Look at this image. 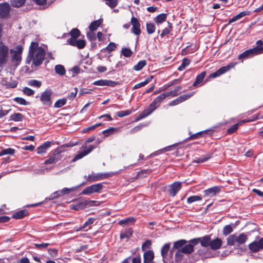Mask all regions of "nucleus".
<instances>
[{"instance_id": "1", "label": "nucleus", "mask_w": 263, "mask_h": 263, "mask_svg": "<svg viewBox=\"0 0 263 263\" xmlns=\"http://www.w3.org/2000/svg\"><path fill=\"white\" fill-rule=\"evenodd\" d=\"M167 97H169L167 92L161 93L149 104L139 116L136 118V121L141 120L149 115H150L154 110H155Z\"/></svg>"}, {"instance_id": "2", "label": "nucleus", "mask_w": 263, "mask_h": 263, "mask_svg": "<svg viewBox=\"0 0 263 263\" xmlns=\"http://www.w3.org/2000/svg\"><path fill=\"white\" fill-rule=\"evenodd\" d=\"M248 240V236L246 234L242 233L237 236L236 234L229 235L227 238V245L229 246H233L236 245L239 246L244 244Z\"/></svg>"}, {"instance_id": "3", "label": "nucleus", "mask_w": 263, "mask_h": 263, "mask_svg": "<svg viewBox=\"0 0 263 263\" xmlns=\"http://www.w3.org/2000/svg\"><path fill=\"white\" fill-rule=\"evenodd\" d=\"M45 54V49L43 47H40L38 49L37 52L33 54V57H29L28 62H27V63H29L32 60L33 64L35 66H39L42 64L44 60Z\"/></svg>"}, {"instance_id": "4", "label": "nucleus", "mask_w": 263, "mask_h": 263, "mask_svg": "<svg viewBox=\"0 0 263 263\" xmlns=\"http://www.w3.org/2000/svg\"><path fill=\"white\" fill-rule=\"evenodd\" d=\"M115 173H97L96 174L93 172H92L90 174H89L87 176H85V178L86 179L87 181L88 182H93L95 181H97L100 180H102L104 179L108 178L114 175H115Z\"/></svg>"}, {"instance_id": "5", "label": "nucleus", "mask_w": 263, "mask_h": 263, "mask_svg": "<svg viewBox=\"0 0 263 263\" xmlns=\"http://www.w3.org/2000/svg\"><path fill=\"white\" fill-rule=\"evenodd\" d=\"M9 58V47L3 43H0V66L5 65Z\"/></svg>"}, {"instance_id": "6", "label": "nucleus", "mask_w": 263, "mask_h": 263, "mask_svg": "<svg viewBox=\"0 0 263 263\" xmlns=\"http://www.w3.org/2000/svg\"><path fill=\"white\" fill-rule=\"evenodd\" d=\"M104 186L101 183L94 184L84 189L81 194L90 195L93 193H99L101 192Z\"/></svg>"}, {"instance_id": "7", "label": "nucleus", "mask_w": 263, "mask_h": 263, "mask_svg": "<svg viewBox=\"0 0 263 263\" xmlns=\"http://www.w3.org/2000/svg\"><path fill=\"white\" fill-rule=\"evenodd\" d=\"M236 63H231L227 66L221 67L216 71L210 74L209 77V79L215 78L218 76H220V75L228 71L231 69L234 68L235 65H236Z\"/></svg>"}, {"instance_id": "8", "label": "nucleus", "mask_w": 263, "mask_h": 263, "mask_svg": "<svg viewBox=\"0 0 263 263\" xmlns=\"http://www.w3.org/2000/svg\"><path fill=\"white\" fill-rule=\"evenodd\" d=\"M52 91L51 89H46L44 91L40 97V100L44 105L50 106L51 102V96Z\"/></svg>"}, {"instance_id": "9", "label": "nucleus", "mask_w": 263, "mask_h": 263, "mask_svg": "<svg viewBox=\"0 0 263 263\" xmlns=\"http://www.w3.org/2000/svg\"><path fill=\"white\" fill-rule=\"evenodd\" d=\"M222 186H214L203 191V197L205 198H211L218 195L221 191Z\"/></svg>"}, {"instance_id": "10", "label": "nucleus", "mask_w": 263, "mask_h": 263, "mask_svg": "<svg viewBox=\"0 0 263 263\" xmlns=\"http://www.w3.org/2000/svg\"><path fill=\"white\" fill-rule=\"evenodd\" d=\"M130 24L132 25V32L136 35H139L141 33L140 23L139 20L133 16L130 20Z\"/></svg>"}, {"instance_id": "11", "label": "nucleus", "mask_w": 263, "mask_h": 263, "mask_svg": "<svg viewBox=\"0 0 263 263\" xmlns=\"http://www.w3.org/2000/svg\"><path fill=\"white\" fill-rule=\"evenodd\" d=\"M194 94V92H192L190 93L183 95L179 96L176 99L170 102L168 104L169 106H173L177 105L191 98Z\"/></svg>"}, {"instance_id": "12", "label": "nucleus", "mask_w": 263, "mask_h": 263, "mask_svg": "<svg viewBox=\"0 0 263 263\" xmlns=\"http://www.w3.org/2000/svg\"><path fill=\"white\" fill-rule=\"evenodd\" d=\"M249 250L253 252L256 253L260 250H263V238L258 241H254L248 246Z\"/></svg>"}, {"instance_id": "13", "label": "nucleus", "mask_w": 263, "mask_h": 263, "mask_svg": "<svg viewBox=\"0 0 263 263\" xmlns=\"http://www.w3.org/2000/svg\"><path fill=\"white\" fill-rule=\"evenodd\" d=\"M181 189V182L176 181L168 186V192L170 196L174 197Z\"/></svg>"}, {"instance_id": "14", "label": "nucleus", "mask_w": 263, "mask_h": 263, "mask_svg": "<svg viewBox=\"0 0 263 263\" xmlns=\"http://www.w3.org/2000/svg\"><path fill=\"white\" fill-rule=\"evenodd\" d=\"M261 44L262 40H258L256 42V46L252 49H249L251 57L263 53V48L260 47Z\"/></svg>"}, {"instance_id": "15", "label": "nucleus", "mask_w": 263, "mask_h": 263, "mask_svg": "<svg viewBox=\"0 0 263 263\" xmlns=\"http://www.w3.org/2000/svg\"><path fill=\"white\" fill-rule=\"evenodd\" d=\"M261 44L262 40H258L256 42V46L252 49H249L251 57L263 53V48L260 47Z\"/></svg>"}, {"instance_id": "16", "label": "nucleus", "mask_w": 263, "mask_h": 263, "mask_svg": "<svg viewBox=\"0 0 263 263\" xmlns=\"http://www.w3.org/2000/svg\"><path fill=\"white\" fill-rule=\"evenodd\" d=\"M222 240L219 237H216L213 239H211L210 248L212 250H217L221 248Z\"/></svg>"}, {"instance_id": "17", "label": "nucleus", "mask_w": 263, "mask_h": 263, "mask_svg": "<svg viewBox=\"0 0 263 263\" xmlns=\"http://www.w3.org/2000/svg\"><path fill=\"white\" fill-rule=\"evenodd\" d=\"M10 7L7 3L0 4V18L7 16L9 13Z\"/></svg>"}, {"instance_id": "18", "label": "nucleus", "mask_w": 263, "mask_h": 263, "mask_svg": "<svg viewBox=\"0 0 263 263\" xmlns=\"http://www.w3.org/2000/svg\"><path fill=\"white\" fill-rule=\"evenodd\" d=\"M67 43L71 46L77 47L79 49H83L86 46V42L84 40L73 41L72 39H68Z\"/></svg>"}, {"instance_id": "19", "label": "nucleus", "mask_w": 263, "mask_h": 263, "mask_svg": "<svg viewBox=\"0 0 263 263\" xmlns=\"http://www.w3.org/2000/svg\"><path fill=\"white\" fill-rule=\"evenodd\" d=\"M51 155L49 156V158L46 160L44 162V165H48L50 164H55L61 159V155H58L54 154V152L52 151L50 153Z\"/></svg>"}, {"instance_id": "20", "label": "nucleus", "mask_w": 263, "mask_h": 263, "mask_svg": "<svg viewBox=\"0 0 263 263\" xmlns=\"http://www.w3.org/2000/svg\"><path fill=\"white\" fill-rule=\"evenodd\" d=\"M206 74V71H204L198 74L196 77L195 81L193 83L192 86H190L189 89H191L192 87H198L203 82Z\"/></svg>"}, {"instance_id": "21", "label": "nucleus", "mask_w": 263, "mask_h": 263, "mask_svg": "<svg viewBox=\"0 0 263 263\" xmlns=\"http://www.w3.org/2000/svg\"><path fill=\"white\" fill-rule=\"evenodd\" d=\"M40 47H39V44L37 42H31L29 47V54L26 59L27 62H28L29 57H33V54L37 52L38 49Z\"/></svg>"}, {"instance_id": "22", "label": "nucleus", "mask_w": 263, "mask_h": 263, "mask_svg": "<svg viewBox=\"0 0 263 263\" xmlns=\"http://www.w3.org/2000/svg\"><path fill=\"white\" fill-rule=\"evenodd\" d=\"M154 258V253L153 250H148L146 251L143 255L144 263H154L153 259Z\"/></svg>"}, {"instance_id": "23", "label": "nucleus", "mask_w": 263, "mask_h": 263, "mask_svg": "<svg viewBox=\"0 0 263 263\" xmlns=\"http://www.w3.org/2000/svg\"><path fill=\"white\" fill-rule=\"evenodd\" d=\"M51 141H46L43 143L37 148V153L38 154H43L46 153L47 149L51 146Z\"/></svg>"}, {"instance_id": "24", "label": "nucleus", "mask_w": 263, "mask_h": 263, "mask_svg": "<svg viewBox=\"0 0 263 263\" xmlns=\"http://www.w3.org/2000/svg\"><path fill=\"white\" fill-rule=\"evenodd\" d=\"M87 205V201L85 200L84 201H79L77 202L76 204H73L70 205V209L72 210H74L77 211H79L80 210L84 209L86 208Z\"/></svg>"}, {"instance_id": "25", "label": "nucleus", "mask_w": 263, "mask_h": 263, "mask_svg": "<svg viewBox=\"0 0 263 263\" xmlns=\"http://www.w3.org/2000/svg\"><path fill=\"white\" fill-rule=\"evenodd\" d=\"M246 122H247V120L245 119L233 125L232 126L227 129V134L230 135L234 133L237 130L239 126L242 125Z\"/></svg>"}, {"instance_id": "26", "label": "nucleus", "mask_w": 263, "mask_h": 263, "mask_svg": "<svg viewBox=\"0 0 263 263\" xmlns=\"http://www.w3.org/2000/svg\"><path fill=\"white\" fill-rule=\"evenodd\" d=\"M29 214L27 210H21L13 214L12 218L16 219H21L27 216Z\"/></svg>"}, {"instance_id": "27", "label": "nucleus", "mask_w": 263, "mask_h": 263, "mask_svg": "<svg viewBox=\"0 0 263 263\" xmlns=\"http://www.w3.org/2000/svg\"><path fill=\"white\" fill-rule=\"evenodd\" d=\"M120 131V128L110 127L108 129L102 132V134L105 137H107L114 133H119Z\"/></svg>"}, {"instance_id": "28", "label": "nucleus", "mask_w": 263, "mask_h": 263, "mask_svg": "<svg viewBox=\"0 0 263 263\" xmlns=\"http://www.w3.org/2000/svg\"><path fill=\"white\" fill-rule=\"evenodd\" d=\"M200 239V243L202 247H210V241H211V236L210 235H205L203 237H199Z\"/></svg>"}, {"instance_id": "29", "label": "nucleus", "mask_w": 263, "mask_h": 263, "mask_svg": "<svg viewBox=\"0 0 263 263\" xmlns=\"http://www.w3.org/2000/svg\"><path fill=\"white\" fill-rule=\"evenodd\" d=\"M212 157V154H208L205 155H202L198 158H196L195 160H194L192 161V162L193 163H203V162H204L208 161Z\"/></svg>"}, {"instance_id": "30", "label": "nucleus", "mask_w": 263, "mask_h": 263, "mask_svg": "<svg viewBox=\"0 0 263 263\" xmlns=\"http://www.w3.org/2000/svg\"><path fill=\"white\" fill-rule=\"evenodd\" d=\"M249 14V12L248 11H242L240 12L239 14H237L236 15L233 16L232 18H231L229 21V24L233 23L234 22H236L241 18V17L248 15Z\"/></svg>"}, {"instance_id": "31", "label": "nucleus", "mask_w": 263, "mask_h": 263, "mask_svg": "<svg viewBox=\"0 0 263 263\" xmlns=\"http://www.w3.org/2000/svg\"><path fill=\"white\" fill-rule=\"evenodd\" d=\"M102 23V20L99 19L96 21H94L90 24L89 28L90 31H94L98 29V28L101 25Z\"/></svg>"}, {"instance_id": "32", "label": "nucleus", "mask_w": 263, "mask_h": 263, "mask_svg": "<svg viewBox=\"0 0 263 263\" xmlns=\"http://www.w3.org/2000/svg\"><path fill=\"white\" fill-rule=\"evenodd\" d=\"M170 243H165L161 248V254L163 259H165L167 255L168 252L170 249Z\"/></svg>"}, {"instance_id": "33", "label": "nucleus", "mask_w": 263, "mask_h": 263, "mask_svg": "<svg viewBox=\"0 0 263 263\" xmlns=\"http://www.w3.org/2000/svg\"><path fill=\"white\" fill-rule=\"evenodd\" d=\"M71 37L69 39H72L74 41L81 35V32L78 28H73L69 32Z\"/></svg>"}, {"instance_id": "34", "label": "nucleus", "mask_w": 263, "mask_h": 263, "mask_svg": "<svg viewBox=\"0 0 263 263\" xmlns=\"http://www.w3.org/2000/svg\"><path fill=\"white\" fill-rule=\"evenodd\" d=\"M168 26L164 29H163L160 34V36L161 38H163L165 35L168 34L173 29V25L171 23L168 22H167Z\"/></svg>"}, {"instance_id": "35", "label": "nucleus", "mask_w": 263, "mask_h": 263, "mask_svg": "<svg viewBox=\"0 0 263 263\" xmlns=\"http://www.w3.org/2000/svg\"><path fill=\"white\" fill-rule=\"evenodd\" d=\"M186 243L187 241L184 239L179 240L174 242L173 248H175L177 250H180V249H182Z\"/></svg>"}, {"instance_id": "36", "label": "nucleus", "mask_w": 263, "mask_h": 263, "mask_svg": "<svg viewBox=\"0 0 263 263\" xmlns=\"http://www.w3.org/2000/svg\"><path fill=\"white\" fill-rule=\"evenodd\" d=\"M133 229L132 228H128L124 232L121 233L120 235V239H123L124 238L129 239L132 237L133 235Z\"/></svg>"}, {"instance_id": "37", "label": "nucleus", "mask_w": 263, "mask_h": 263, "mask_svg": "<svg viewBox=\"0 0 263 263\" xmlns=\"http://www.w3.org/2000/svg\"><path fill=\"white\" fill-rule=\"evenodd\" d=\"M166 14L161 13L157 15L156 17H155L154 21L157 24H161L166 21Z\"/></svg>"}, {"instance_id": "38", "label": "nucleus", "mask_w": 263, "mask_h": 263, "mask_svg": "<svg viewBox=\"0 0 263 263\" xmlns=\"http://www.w3.org/2000/svg\"><path fill=\"white\" fill-rule=\"evenodd\" d=\"M153 78V76H151V77L146 78L144 81L136 84L134 86L133 89H138L141 87L144 86L145 85L147 84L148 83H149L152 80Z\"/></svg>"}, {"instance_id": "39", "label": "nucleus", "mask_w": 263, "mask_h": 263, "mask_svg": "<svg viewBox=\"0 0 263 263\" xmlns=\"http://www.w3.org/2000/svg\"><path fill=\"white\" fill-rule=\"evenodd\" d=\"M180 250H181L182 252H183L184 254H190L194 251L193 246L190 245V244H185Z\"/></svg>"}, {"instance_id": "40", "label": "nucleus", "mask_w": 263, "mask_h": 263, "mask_svg": "<svg viewBox=\"0 0 263 263\" xmlns=\"http://www.w3.org/2000/svg\"><path fill=\"white\" fill-rule=\"evenodd\" d=\"M24 118V116L21 113H14L10 116V120L17 122L21 121Z\"/></svg>"}, {"instance_id": "41", "label": "nucleus", "mask_w": 263, "mask_h": 263, "mask_svg": "<svg viewBox=\"0 0 263 263\" xmlns=\"http://www.w3.org/2000/svg\"><path fill=\"white\" fill-rule=\"evenodd\" d=\"M146 65V61L145 60L140 61L138 63L135 65L133 69L136 71H139L141 70Z\"/></svg>"}, {"instance_id": "42", "label": "nucleus", "mask_w": 263, "mask_h": 263, "mask_svg": "<svg viewBox=\"0 0 263 263\" xmlns=\"http://www.w3.org/2000/svg\"><path fill=\"white\" fill-rule=\"evenodd\" d=\"M10 53H13L12 60L16 62H21L22 60L21 54H20L19 52H16L13 49L10 50Z\"/></svg>"}, {"instance_id": "43", "label": "nucleus", "mask_w": 263, "mask_h": 263, "mask_svg": "<svg viewBox=\"0 0 263 263\" xmlns=\"http://www.w3.org/2000/svg\"><path fill=\"white\" fill-rule=\"evenodd\" d=\"M102 125H103L102 123H99L95 125L83 128L82 129V132L83 133H89L90 131L93 130L95 129L97 127L101 126Z\"/></svg>"}, {"instance_id": "44", "label": "nucleus", "mask_w": 263, "mask_h": 263, "mask_svg": "<svg viewBox=\"0 0 263 263\" xmlns=\"http://www.w3.org/2000/svg\"><path fill=\"white\" fill-rule=\"evenodd\" d=\"M202 199V198L200 195H194L187 198V202L191 204L194 202L201 201Z\"/></svg>"}, {"instance_id": "45", "label": "nucleus", "mask_w": 263, "mask_h": 263, "mask_svg": "<svg viewBox=\"0 0 263 263\" xmlns=\"http://www.w3.org/2000/svg\"><path fill=\"white\" fill-rule=\"evenodd\" d=\"M182 89V87L181 86H178L176 87L174 89L166 92L168 94V96H172V97H176L178 96L180 93L178 92L179 91L181 90Z\"/></svg>"}, {"instance_id": "46", "label": "nucleus", "mask_w": 263, "mask_h": 263, "mask_svg": "<svg viewBox=\"0 0 263 263\" xmlns=\"http://www.w3.org/2000/svg\"><path fill=\"white\" fill-rule=\"evenodd\" d=\"M146 31L148 34H151L155 32L156 27L155 25L152 23H146Z\"/></svg>"}, {"instance_id": "47", "label": "nucleus", "mask_w": 263, "mask_h": 263, "mask_svg": "<svg viewBox=\"0 0 263 263\" xmlns=\"http://www.w3.org/2000/svg\"><path fill=\"white\" fill-rule=\"evenodd\" d=\"M55 72L60 76H63L65 74V69L62 65H57L55 66Z\"/></svg>"}, {"instance_id": "48", "label": "nucleus", "mask_w": 263, "mask_h": 263, "mask_svg": "<svg viewBox=\"0 0 263 263\" xmlns=\"http://www.w3.org/2000/svg\"><path fill=\"white\" fill-rule=\"evenodd\" d=\"M15 149L11 148L4 149L0 152V156H2L6 155H13L15 153Z\"/></svg>"}, {"instance_id": "49", "label": "nucleus", "mask_w": 263, "mask_h": 263, "mask_svg": "<svg viewBox=\"0 0 263 263\" xmlns=\"http://www.w3.org/2000/svg\"><path fill=\"white\" fill-rule=\"evenodd\" d=\"M233 231V228L230 224L225 226L222 230V234L224 236H227L232 233Z\"/></svg>"}, {"instance_id": "50", "label": "nucleus", "mask_w": 263, "mask_h": 263, "mask_svg": "<svg viewBox=\"0 0 263 263\" xmlns=\"http://www.w3.org/2000/svg\"><path fill=\"white\" fill-rule=\"evenodd\" d=\"M184 253L182 252L181 250H177L175 255V260L177 262L181 261L184 257Z\"/></svg>"}, {"instance_id": "51", "label": "nucleus", "mask_w": 263, "mask_h": 263, "mask_svg": "<svg viewBox=\"0 0 263 263\" xmlns=\"http://www.w3.org/2000/svg\"><path fill=\"white\" fill-rule=\"evenodd\" d=\"M67 99L65 98H63L61 99L58 100L54 104L55 108H60L66 104Z\"/></svg>"}, {"instance_id": "52", "label": "nucleus", "mask_w": 263, "mask_h": 263, "mask_svg": "<svg viewBox=\"0 0 263 263\" xmlns=\"http://www.w3.org/2000/svg\"><path fill=\"white\" fill-rule=\"evenodd\" d=\"M136 221V219L133 217H129L125 219H123L119 222L120 225H125L128 223H134Z\"/></svg>"}, {"instance_id": "53", "label": "nucleus", "mask_w": 263, "mask_h": 263, "mask_svg": "<svg viewBox=\"0 0 263 263\" xmlns=\"http://www.w3.org/2000/svg\"><path fill=\"white\" fill-rule=\"evenodd\" d=\"M132 110L129 109L125 110H122V111H119L116 112V115L118 117L122 118L125 116H128L132 114Z\"/></svg>"}, {"instance_id": "54", "label": "nucleus", "mask_w": 263, "mask_h": 263, "mask_svg": "<svg viewBox=\"0 0 263 263\" xmlns=\"http://www.w3.org/2000/svg\"><path fill=\"white\" fill-rule=\"evenodd\" d=\"M121 53L125 57L129 58L133 54V51L129 48H123L121 50Z\"/></svg>"}, {"instance_id": "55", "label": "nucleus", "mask_w": 263, "mask_h": 263, "mask_svg": "<svg viewBox=\"0 0 263 263\" xmlns=\"http://www.w3.org/2000/svg\"><path fill=\"white\" fill-rule=\"evenodd\" d=\"M26 0H12L11 5L14 7H20L24 5Z\"/></svg>"}, {"instance_id": "56", "label": "nucleus", "mask_w": 263, "mask_h": 263, "mask_svg": "<svg viewBox=\"0 0 263 263\" xmlns=\"http://www.w3.org/2000/svg\"><path fill=\"white\" fill-rule=\"evenodd\" d=\"M87 154L85 152V151H83L82 152H79L77 155H76L74 158L72 159L71 162H74L82 158L84 156H86Z\"/></svg>"}, {"instance_id": "57", "label": "nucleus", "mask_w": 263, "mask_h": 263, "mask_svg": "<svg viewBox=\"0 0 263 263\" xmlns=\"http://www.w3.org/2000/svg\"><path fill=\"white\" fill-rule=\"evenodd\" d=\"M95 220H96V219L93 217L89 218L88 219V220L83 224V228H85V229H86L88 227H89L87 229V230L90 229L91 227L90 226L94 222Z\"/></svg>"}, {"instance_id": "58", "label": "nucleus", "mask_w": 263, "mask_h": 263, "mask_svg": "<svg viewBox=\"0 0 263 263\" xmlns=\"http://www.w3.org/2000/svg\"><path fill=\"white\" fill-rule=\"evenodd\" d=\"M105 4L111 8L116 7L118 4V0H107Z\"/></svg>"}, {"instance_id": "59", "label": "nucleus", "mask_w": 263, "mask_h": 263, "mask_svg": "<svg viewBox=\"0 0 263 263\" xmlns=\"http://www.w3.org/2000/svg\"><path fill=\"white\" fill-rule=\"evenodd\" d=\"M28 84L30 86L36 87L37 88H39L42 85V82L41 81H38V80L34 79V80H30Z\"/></svg>"}, {"instance_id": "60", "label": "nucleus", "mask_w": 263, "mask_h": 263, "mask_svg": "<svg viewBox=\"0 0 263 263\" xmlns=\"http://www.w3.org/2000/svg\"><path fill=\"white\" fill-rule=\"evenodd\" d=\"M250 57H251V56L250 54V52L248 49V50H245L244 52H243L242 53L238 55V59L241 60V59H246V58H250Z\"/></svg>"}, {"instance_id": "61", "label": "nucleus", "mask_w": 263, "mask_h": 263, "mask_svg": "<svg viewBox=\"0 0 263 263\" xmlns=\"http://www.w3.org/2000/svg\"><path fill=\"white\" fill-rule=\"evenodd\" d=\"M182 78H179L178 79L174 80L173 81L170 82V83L167 85L164 89L165 90L173 85L179 84L182 81Z\"/></svg>"}, {"instance_id": "62", "label": "nucleus", "mask_w": 263, "mask_h": 263, "mask_svg": "<svg viewBox=\"0 0 263 263\" xmlns=\"http://www.w3.org/2000/svg\"><path fill=\"white\" fill-rule=\"evenodd\" d=\"M117 47L116 44L115 43L110 42L107 46L103 49V50H107L109 52L112 51L116 49Z\"/></svg>"}, {"instance_id": "63", "label": "nucleus", "mask_w": 263, "mask_h": 263, "mask_svg": "<svg viewBox=\"0 0 263 263\" xmlns=\"http://www.w3.org/2000/svg\"><path fill=\"white\" fill-rule=\"evenodd\" d=\"M23 92L28 96H33L34 93L33 90L27 87H25L23 88Z\"/></svg>"}, {"instance_id": "64", "label": "nucleus", "mask_w": 263, "mask_h": 263, "mask_svg": "<svg viewBox=\"0 0 263 263\" xmlns=\"http://www.w3.org/2000/svg\"><path fill=\"white\" fill-rule=\"evenodd\" d=\"M151 245V241L150 240H147L142 243L141 249L143 251H144L146 249L150 248Z\"/></svg>"}]
</instances>
